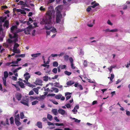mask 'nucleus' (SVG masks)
I'll use <instances>...</instances> for the list:
<instances>
[{"label": "nucleus", "instance_id": "1", "mask_svg": "<svg viewBox=\"0 0 130 130\" xmlns=\"http://www.w3.org/2000/svg\"><path fill=\"white\" fill-rule=\"evenodd\" d=\"M55 11L53 10H49L46 12L45 15L42 18L40 23L42 24H47L44 27L46 30H50L52 28V17L54 15Z\"/></svg>", "mask_w": 130, "mask_h": 130}, {"label": "nucleus", "instance_id": "2", "mask_svg": "<svg viewBox=\"0 0 130 130\" xmlns=\"http://www.w3.org/2000/svg\"><path fill=\"white\" fill-rule=\"evenodd\" d=\"M56 22L57 23H58L61 21L62 15L60 11L58 9L56 10Z\"/></svg>", "mask_w": 130, "mask_h": 130}, {"label": "nucleus", "instance_id": "3", "mask_svg": "<svg viewBox=\"0 0 130 130\" xmlns=\"http://www.w3.org/2000/svg\"><path fill=\"white\" fill-rule=\"evenodd\" d=\"M9 37L10 38L12 39L14 38V39L12 40L13 42L14 43H16L18 41V35L16 33L14 34L13 36H12L11 34H9Z\"/></svg>", "mask_w": 130, "mask_h": 130}, {"label": "nucleus", "instance_id": "4", "mask_svg": "<svg viewBox=\"0 0 130 130\" xmlns=\"http://www.w3.org/2000/svg\"><path fill=\"white\" fill-rule=\"evenodd\" d=\"M32 25H30L26 28L24 30V32L25 34H27L28 32H30L31 29L33 28Z\"/></svg>", "mask_w": 130, "mask_h": 130}, {"label": "nucleus", "instance_id": "5", "mask_svg": "<svg viewBox=\"0 0 130 130\" xmlns=\"http://www.w3.org/2000/svg\"><path fill=\"white\" fill-rule=\"evenodd\" d=\"M26 1L25 2H24L23 1H19V2L18 4L21 5H22L24 7H28L29 6L26 4Z\"/></svg>", "mask_w": 130, "mask_h": 130}, {"label": "nucleus", "instance_id": "6", "mask_svg": "<svg viewBox=\"0 0 130 130\" xmlns=\"http://www.w3.org/2000/svg\"><path fill=\"white\" fill-rule=\"evenodd\" d=\"M72 94V93L69 92H67L65 93V96H66V99L67 100H69L71 98V95Z\"/></svg>", "mask_w": 130, "mask_h": 130}, {"label": "nucleus", "instance_id": "7", "mask_svg": "<svg viewBox=\"0 0 130 130\" xmlns=\"http://www.w3.org/2000/svg\"><path fill=\"white\" fill-rule=\"evenodd\" d=\"M42 80L40 79H37L36 80L35 83L36 85L42 86Z\"/></svg>", "mask_w": 130, "mask_h": 130}, {"label": "nucleus", "instance_id": "8", "mask_svg": "<svg viewBox=\"0 0 130 130\" xmlns=\"http://www.w3.org/2000/svg\"><path fill=\"white\" fill-rule=\"evenodd\" d=\"M36 125L40 128H42L43 127L42 123L40 121H38L36 124Z\"/></svg>", "mask_w": 130, "mask_h": 130}, {"label": "nucleus", "instance_id": "9", "mask_svg": "<svg viewBox=\"0 0 130 130\" xmlns=\"http://www.w3.org/2000/svg\"><path fill=\"white\" fill-rule=\"evenodd\" d=\"M58 111L59 113L62 115H64L66 113V111L64 110L61 108H59Z\"/></svg>", "mask_w": 130, "mask_h": 130}, {"label": "nucleus", "instance_id": "10", "mask_svg": "<svg viewBox=\"0 0 130 130\" xmlns=\"http://www.w3.org/2000/svg\"><path fill=\"white\" fill-rule=\"evenodd\" d=\"M9 23L8 20H6L4 22V23L3 24V26L4 27H6L7 28H9Z\"/></svg>", "mask_w": 130, "mask_h": 130}, {"label": "nucleus", "instance_id": "11", "mask_svg": "<svg viewBox=\"0 0 130 130\" xmlns=\"http://www.w3.org/2000/svg\"><path fill=\"white\" fill-rule=\"evenodd\" d=\"M17 29V26L16 25L12 26L11 28L10 31L11 32L13 33L14 32V31L15 29Z\"/></svg>", "mask_w": 130, "mask_h": 130}, {"label": "nucleus", "instance_id": "12", "mask_svg": "<svg viewBox=\"0 0 130 130\" xmlns=\"http://www.w3.org/2000/svg\"><path fill=\"white\" fill-rule=\"evenodd\" d=\"M20 102L24 105L29 106V104L27 101L25 100H22L20 101Z\"/></svg>", "mask_w": 130, "mask_h": 130}, {"label": "nucleus", "instance_id": "13", "mask_svg": "<svg viewBox=\"0 0 130 130\" xmlns=\"http://www.w3.org/2000/svg\"><path fill=\"white\" fill-rule=\"evenodd\" d=\"M22 97V95L20 93H19L16 96V98L19 101L21 100Z\"/></svg>", "mask_w": 130, "mask_h": 130}, {"label": "nucleus", "instance_id": "14", "mask_svg": "<svg viewBox=\"0 0 130 130\" xmlns=\"http://www.w3.org/2000/svg\"><path fill=\"white\" fill-rule=\"evenodd\" d=\"M18 82L19 86H20L21 88H25V87L24 86V84L22 82H20V81H18Z\"/></svg>", "mask_w": 130, "mask_h": 130}, {"label": "nucleus", "instance_id": "15", "mask_svg": "<svg viewBox=\"0 0 130 130\" xmlns=\"http://www.w3.org/2000/svg\"><path fill=\"white\" fill-rule=\"evenodd\" d=\"M74 82L72 80H70L67 83V85L68 86H71L74 84Z\"/></svg>", "mask_w": 130, "mask_h": 130}, {"label": "nucleus", "instance_id": "16", "mask_svg": "<svg viewBox=\"0 0 130 130\" xmlns=\"http://www.w3.org/2000/svg\"><path fill=\"white\" fill-rule=\"evenodd\" d=\"M41 54V53H38L36 54H32L31 55V56L32 57H37L39 56Z\"/></svg>", "mask_w": 130, "mask_h": 130}, {"label": "nucleus", "instance_id": "17", "mask_svg": "<svg viewBox=\"0 0 130 130\" xmlns=\"http://www.w3.org/2000/svg\"><path fill=\"white\" fill-rule=\"evenodd\" d=\"M52 112L55 116L57 115L58 114L57 109H52Z\"/></svg>", "mask_w": 130, "mask_h": 130}, {"label": "nucleus", "instance_id": "18", "mask_svg": "<svg viewBox=\"0 0 130 130\" xmlns=\"http://www.w3.org/2000/svg\"><path fill=\"white\" fill-rule=\"evenodd\" d=\"M12 51L15 53H20V50H17V48L13 49Z\"/></svg>", "mask_w": 130, "mask_h": 130}, {"label": "nucleus", "instance_id": "19", "mask_svg": "<svg viewBox=\"0 0 130 130\" xmlns=\"http://www.w3.org/2000/svg\"><path fill=\"white\" fill-rule=\"evenodd\" d=\"M4 78L6 79L8 77V74L7 71H5L4 72Z\"/></svg>", "mask_w": 130, "mask_h": 130}, {"label": "nucleus", "instance_id": "20", "mask_svg": "<svg viewBox=\"0 0 130 130\" xmlns=\"http://www.w3.org/2000/svg\"><path fill=\"white\" fill-rule=\"evenodd\" d=\"M26 84L28 86L30 87H33L35 86L34 85L30 84V83L28 82V81L27 82Z\"/></svg>", "mask_w": 130, "mask_h": 130}, {"label": "nucleus", "instance_id": "21", "mask_svg": "<svg viewBox=\"0 0 130 130\" xmlns=\"http://www.w3.org/2000/svg\"><path fill=\"white\" fill-rule=\"evenodd\" d=\"M14 121L17 120H20L19 114H18L17 115H15L14 116Z\"/></svg>", "mask_w": 130, "mask_h": 130}, {"label": "nucleus", "instance_id": "22", "mask_svg": "<svg viewBox=\"0 0 130 130\" xmlns=\"http://www.w3.org/2000/svg\"><path fill=\"white\" fill-rule=\"evenodd\" d=\"M19 120H17L14 121L15 124L18 126L21 124V123L19 121Z\"/></svg>", "mask_w": 130, "mask_h": 130}, {"label": "nucleus", "instance_id": "23", "mask_svg": "<svg viewBox=\"0 0 130 130\" xmlns=\"http://www.w3.org/2000/svg\"><path fill=\"white\" fill-rule=\"evenodd\" d=\"M52 115L50 114H48L47 115V118L49 119V120L51 121L52 120Z\"/></svg>", "mask_w": 130, "mask_h": 130}, {"label": "nucleus", "instance_id": "24", "mask_svg": "<svg viewBox=\"0 0 130 130\" xmlns=\"http://www.w3.org/2000/svg\"><path fill=\"white\" fill-rule=\"evenodd\" d=\"M33 90L37 94H38L39 93L38 90L39 89L37 88H34Z\"/></svg>", "mask_w": 130, "mask_h": 130}, {"label": "nucleus", "instance_id": "25", "mask_svg": "<svg viewBox=\"0 0 130 130\" xmlns=\"http://www.w3.org/2000/svg\"><path fill=\"white\" fill-rule=\"evenodd\" d=\"M52 89L55 92L57 93L59 91L58 89L55 87H52Z\"/></svg>", "mask_w": 130, "mask_h": 130}, {"label": "nucleus", "instance_id": "26", "mask_svg": "<svg viewBox=\"0 0 130 130\" xmlns=\"http://www.w3.org/2000/svg\"><path fill=\"white\" fill-rule=\"evenodd\" d=\"M62 95L61 94H58L56 95L55 96V98L58 99H60Z\"/></svg>", "mask_w": 130, "mask_h": 130}, {"label": "nucleus", "instance_id": "27", "mask_svg": "<svg viewBox=\"0 0 130 130\" xmlns=\"http://www.w3.org/2000/svg\"><path fill=\"white\" fill-rule=\"evenodd\" d=\"M14 44L13 47V49H15L19 46V45L17 43H14Z\"/></svg>", "mask_w": 130, "mask_h": 130}, {"label": "nucleus", "instance_id": "28", "mask_svg": "<svg viewBox=\"0 0 130 130\" xmlns=\"http://www.w3.org/2000/svg\"><path fill=\"white\" fill-rule=\"evenodd\" d=\"M64 73L65 74L68 76L72 74V73L71 72H68L67 71H65L64 72Z\"/></svg>", "mask_w": 130, "mask_h": 130}, {"label": "nucleus", "instance_id": "29", "mask_svg": "<svg viewBox=\"0 0 130 130\" xmlns=\"http://www.w3.org/2000/svg\"><path fill=\"white\" fill-rule=\"evenodd\" d=\"M43 80L45 81H47L48 80V77L47 76H45L43 77Z\"/></svg>", "mask_w": 130, "mask_h": 130}, {"label": "nucleus", "instance_id": "30", "mask_svg": "<svg viewBox=\"0 0 130 130\" xmlns=\"http://www.w3.org/2000/svg\"><path fill=\"white\" fill-rule=\"evenodd\" d=\"M13 11H16L17 12H21L22 10V9H17L16 8H13Z\"/></svg>", "mask_w": 130, "mask_h": 130}, {"label": "nucleus", "instance_id": "31", "mask_svg": "<svg viewBox=\"0 0 130 130\" xmlns=\"http://www.w3.org/2000/svg\"><path fill=\"white\" fill-rule=\"evenodd\" d=\"M58 65V62L56 61H54L53 62V66L54 67H57Z\"/></svg>", "mask_w": 130, "mask_h": 130}, {"label": "nucleus", "instance_id": "32", "mask_svg": "<svg viewBox=\"0 0 130 130\" xmlns=\"http://www.w3.org/2000/svg\"><path fill=\"white\" fill-rule=\"evenodd\" d=\"M10 123L11 124H12L14 122V119L12 117H11L10 118Z\"/></svg>", "mask_w": 130, "mask_h": 130}, {"label": "nucleus", "instance_id": "33", "mask_svg": "<svg viewBox=\"0 0 130 130\" xmlns=\"http://www.w3.org/2000/svg\"><path fill=\"white\" fill-rule=\"evenodd\" d=\"M3 84L4 86H7L6 84V79L5 78H4L3 77Z\"/></svg>", "mask_w": 130, "mask_h": 130}, {"label": "nucleus", "instance_id": "34", "mask_svg": "<svg viewBox=\"0 0 130 130\" xmlns=\"http://www.w3.org/2000/svg\"><path fill=\"white\" fill-rule=\"evenodd\" d=\"M30 98L31 99H37L38 100V98H39L40 100H41L42 99H43V98H39V97H38V98H35L34 97H33V96H30Z\"/></svg>", "mask_w": 130, "mask_h": 130}, {"label": "nucleus", "instance_id": "35", "mask_svg": "<svg viewBox=\"0 0 130 130\" xmlns=\"http://www.w3.org/2000/svg\"><path fill=\"white\" fill-rule=\"evenodd\" d=\"M64 59L65 60H67L69 59V56L67 55H66L64 56Z\"/></svg>", "mask_w": 130, "mask_h": 130}, {"label": "nucleus", "instance_id": "36", "mask_svg": "<svg viewBox=\"0 0 130 130\" xmlns=\"http://www.w3.org/2000/svg\"><path fill=\"white\" fill-rule=\"evenodd\" d=\"M55 124L57 126H64V124L63 123H55Z\"/></svg>", "mask_w": 130, "mask_h": 130}, {"label": "nucleus", "instance_id": "37", "mask_svg": "<svg viewBox=\"0 0 130 130\" xmlns=\"http://www.w3.org/2000/svg\"><path fill=\"white\" fill-rule=\"evenodd\" d=\"M83 64H84V66L85 67H86L87 66V61H86V60H85L84 61Z\"/></svg>", "mask_w": 130, "mask_h": 130}, {"label": "nucleus", "instance_id": "38", "mask_svg": "<svg viewBox=\"0 0 130 130\" xmlns=\"http://www.w3.org/2000/svg\"><path fill=\"white\" fill-rule=\"evenodd\" d=\"M38 103V101H35L31 103L32 105H34Z\"/></svg>", "mask_w": 130, "mask_h": 130}, {"label": "nucleus", "instance_id": "39", "mask_svg": "<svg viewBox=\"0 0 130 130\" xmlns=\"http://www.w3.org/2000/svg\"><path fill=\"white\" fill-rule=\"evenodd\" d=\"M5 21L3 19V17H0V23L4 22Z\"/></svg>", "mask_w": 130, "mask_h": 130}, {"label": "nucleus", "instance_id": "40", "mask_svg": "<svg viewBox=\"0 0 130 130\" xmlns=\"http://www.w3.org/2000/svg\"><path fill=\"white\" fill-rule=\"evenodd\" d=\"M20 115L21 118V119H23L24 118V115L23 112H22L20 113Z\"/></svg>", "mask_w": 130, "mask_h": 130}, {"label": "nucleus", "instance_id": "41", "mask_svg": "<svg viewBox=\"0 0 130 130\" xmlns=\"http://www.w3.org/2000/svg\"><path fill=\"white\" fill-rule=\"evenodd\" d=\"M50 31L54 33H55L57 32L56 29V28H55L53 29H52Z\"/></svg>", "mask_w": 130, "mask_h": 130}, {"label": "nucleus", "instance_id": "42", "mask_svg": "<svg viewBox=\"0 0 130 130\" xmlns=\"http://www.w3.org/2000/svg\"><path fill=\"white\" fill-rule=\"evenodd\" d=\"M39 9L41 11H44L45 10V8H44L42 6H41L39 8Z\"/></svg>", "mask_w": 130, "mask_h": 130}, {"label": "nucleus", "instance_id": "43", "mask_svg": "<svg viewBox=\"0 0 130 130\" xmlns=\"http://www.w3.org/2000/svg\"><path fill=\"white\" fill-rule=\"evenodd\" d=\"M35 74L39 75H40L42 74L39 71L35 72Z\"/></svg>", "mask_w": 130, "mask_h": 130}, {"label": "nucleus", "instance_id": "44", "mask_svg": "<svg viewBox=\"0 0 130 130\" xmlns=\"http://www.w3.org/2000/svg\"><path fill=\"white\" fill-rule=\"evenodd\" d=\"M118 31V29H112V30H110V32H117Z\"/></svg>", "mask_w": 130, "mask_h": 130}, {"label": "nucleus", "instance_id": "45", "mask_svg": "<svg viewBox=\"0 0 130 130\" xmlns=\"http://www.w3.org/2000/svg\"><path fill=\"white\" fill-rule=\"evenodd\" d=\"M57 69L56 68H54L52 70V72L54 73H57Z\"/></svg>", "mask_w": 130, "mask_h": 130}, {"label": "nucleus", "instance_id": "46", "mask_svg": "<svg viewBox=\"0 0 130 130\" xmlns=\"http://www.w3.org/2000/svg\"><path fill=\"white\" fill-rule=\"evenodd\" d=\"M99 5V4L98 3H96L95 4L91 6V7H92V8H94Z\"/></svg>", "mask_w": 130, "mask_h": 130}, {"label": "nucleus", "instance_id": "47", "mask_svg": "<svg viewBox=\"0 0 130 130\" xmlns=\"http://www.w3.org/2000/svg\"><path fill=\"white\" fill-rule=\"evenodd\" d=\"M91 7H91V6H89L88 8L87 9H86V11L87 12H89L90 10L91 9Z\"/></svg>", "mask_w": 130, "mask_h": 130}, {"label": "nucleus", "instance_id": "48", "mask_svg": "<svg viewBox=\"0 0 130 130\" xmlns=\"http://www.w3.org/2000/svg\"><path fill=\"white\" fill-rule=\"evenodd\" d=\"M47 124L48 125L50 126V125H55L54 123H53L51 122H47Z\"/></svg>", "mask_w": 130, "mask_h": 130}, {"label": "nucleus", "instance_id": "49", "mask_svg": "<svg viewBox=\"0 0 130 130\" xmlns=\"http://www.w3.org/2000/svg\"><path fill=\"white\" fill-rule=\"evenodd\" d=\"M11 39L10 38L8 39L7 40V42L9 43H10L13 42L12 40H11Z\"/></svg>", "mask_w": 130, "mask_h": 130}, {"label": "nucleus", "instance_id": "50", "mask_svg": "<svg viewBox=\"0 0 130 130\" xmlns=\"http://www.w3.org/2000/svg\"><path fill=\"white\" fill-rule=\"evenodd\" d=\"M30 76L29 75H28L25 76V79L27 81H28V79L30 78Z\"/></svg>", "mask_w": 130, "mask_h": 130}, {"label": "nucleus", "instance_id": "51", "mask_svg": "<svg viewBox=\"0 0 130 130\" xmlns=\"http://www.w3.org/2000/svg\"><path fill=\"white\" fill-rule=\"evenodd\" d=\"M88 82H89L92 83H95V82L94 80H91L90 79H88Z\"/></svg>", "mask_w": 130, "mask_h": 130}, {"label": "nucleus", "instance_id": "52", "mask_svg": "<svg viewBox=\"0 0 130 130\" xmlns=\"http://www.w3.org/2000/svg\"><path fill=\"white\" fill-rule=\"evenodd\" d=\"M23 30H20V29H18V30H17L16 31L14 32V33H13V35H14V34H15V33H16V34H17V33H18L21 31H23Z\"/></svg>", "mask_w": 130, "mask_h": 130}, {"label": "nucleus", "instance_id": "53", "mask_svg": "<svg viewBox=\"0 0 130 130\" xmlns=\"http://www.w3.org/2000/svg\"><path fill=\"white\" fill-rule=\"evenodd\" d=\"M126 114L128 116H130V111L127 110H126Z\"/></svg>", "mask_w": 130, "mask_h": 130}, {"label": "nucleus", "instance_id": "54", "mask_svg": "<svg viewBox=\"0 0 130 130\" xmlns=\"http://www.w3.org/2000/svg\"><path fill=\"white\" fill-rule=\"evenodd\" d=\"M55 94L54 93H49L48 94L47 96H54L55 95Z\"/></svg>", "mask_w": 130, "mask_h": 130}, {"label": "nucleus", "instance_id": "55", "mask_svg": "<svg viewBox=\"0 0 130 130\" xmlns=\"http://www.w3.org/2000/svg\"><path fill=\"white\" fill-rule=\"evenodd\" d=\"M65 105L67 108H70L71 107L70 105L69 104H67Z\"/></svg>", "mask_w": 130, "mask_h": 130}, {"label": "nucleus", "instance_id": "56", "mask_svg": "<svg viewBox=\"0 0 130 130\" xmlns=\"http://www.w3.org/2000/svg\"><path fill=\"white\" fill-rule=\"evenodd\" d=\"M66 65H62V66H61L60 68L61 69H64L66 68Z\"/></svg>", "mask_w": 130, "mask_h": 130}, {"label": "nucleus", "instance_id": "57", "mask_svg": "<svg viewBox=\"0 0 130 130\" xmlns=\"http://www.w3.org/2000/svg\"><path fill=\"white\" fill-rule=\"evenodd\" d=\"M22 14H26V13L25 12V10H22L20 12Z\"/></svg>", "mask_w": 130, "mask_h": 130}, {"label": "nucleus", "instance_id": "58", "mask_svg": "<svg viewBox=\"0 0 130 130\" xmlns=\"http://www.w3.org/2000/svg\"><path fill=\"white\" fill-rule=\"evenodd\" d=\"M69 60L70 61L71 63H73V60L72 57H70L69 59Z\"/></svg>", "mask_w": 130, "mask_h": 130}, {"label": "nucleus", "instance_id": "59", "mask_svg": "<svg viewBox=\"0 0 130 130\" xmlns=\"http://www.w3.org/2000/svg\"><path fill=\"white\" fill-rule=\"evenodd\" d=\"M12 79L13 80L15 81L17 80V78L15 76H12Z\"/></svg>", "mask_w": 130, "mask_h": 130}, {"label": "nucleus", "instance_id": "60", "mask_svg": "<svg viewBox=\"0 0 130 130\" xmlns=\"http://www.w3.org/2000/svg\"><path fill=\"white\" fill-rule=\"evenodd\" d=\"M65 53L64 52H61L58 55V56L59 57L60 56H61L63 55Z\"/></svg>", "mask_w": 130, "mask_h": 130}, {"label": "nucleus", "instance_id": "61", "mask_svg": "<svg viewBox=\"0 0 130 130\" xmlns=\"http://www.w3.org/2000/svg\"><path fill=\"white\" fill-rule=\"evenodd\" d=\"M123 9L125 10L127 8V6L126 5H124L123 6Z\"/></svg>", "mask_w": 130, "mask_h": 130}, {"label": "nucleus", "instance_id": "62", "mask_svg": "<svg viewBox=\"0 0 130 130\" xmlns=\"http://www.w3.org/2000/svg\"><path fill=\"white\" fill-rule=\"evenodd\" d=\"M58 56V54H52L51 55V56H52V57H54L55 56Z\"/></svg>", "mask_w": 130, "mask_h": 130}, {"label": "nucleus", "instance_id": "63", "mask_svg": "<svg viewBox=\"0 0 130 130\" xmlns=\"http://www.w3.org/2000/svg\"><path fill=\"white\" fill-rule=\"evenodd\" d=\"M78 87H79L80 89V90H82L83 89V88L82 86L81 85H79L78 86Z\"/></svg>", "mask_w": 130, "mask_h": 130}, {"label": "nucleus", "instance_id": "64", "mask_svg": "<svg viewBox=\"0 0 130 130\" xmlns=\"http://www.w3.org/2000/svg\"><path fill=\"white\" fill-rule=\"evenodd\" d=\"M34 94V92L33 91H32V90L31 91L29 92V95H32Z\"/></svg>", "mask_w": 130, "mask_h": 130}]
</instances>
